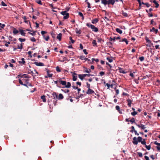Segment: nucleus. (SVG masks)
<instances>
[{
	"label": "nucleus",
	"instance_id": "nucleus-1",
	"mask_svg": "<svg viewBox=\"0 0 160 160\" xmlns=\"http://www.w3.org/2000/svg\"><path fill=\"white\" fill-rule=\"evenodd\" d=\"M86 25L88 27H90L93 31L97 32L98 31V28L95 27L94 25L91 24L90 23H87Z\"/></svg>",
	"mask_w": 160,
	"mask_h": 160
},
{
	"label": "nucleus",
	"instance_id": "nucleus-2",
	"mask_svg": "<svg viewBox=\"0 0 160 160\" xmlns=\"http://www.w3.org/2000/svg\"><path fill=\"white\" fill-rule=\"evenodd\" d=\"M60 13L62 15L64 16L63 18L64 19H68L69 17V13L67 12V11H64L61 12Z\"/></svg>",
	"mask_w": 160,
	"mask_h": 160
},
{
	"label": "nucleus",
	"instance_id": "nucleus-3",
	"mask_svg": "<svg viewBox=\"0 0 160 160\" xmlns=\"http://www.w3.org/2000/svg\"><path fill=\"white\" fill-rule=\"evenodd\" d=\"M86 93L88 95L92 94H94L95 95H96V94L95 93L94 91L90 88L88 89V90L86 92Z\"/></svg>",
	"mask_w": 160,
	"mask_h": 160
},
{
	"label": "nucleus",
	"instance_id": "nucleus-4",
	"mask_svg": "<svg viewBox=\"0 0 160 160\" xmlns=\"http://www.w3.org/2000/svg\"><path fill=\"white\" fill-rule=\"evenodd\" d=\"M130 132L132 133H133V132H134L135 134L137 136H138L139 135V133L137 132V131L135 130L134 127L133 126L131 127V130L130 131Z\"/></svg>",
	"mask_w": 160,
	"mask_h": 160
},
{
	"label": "nucleus",
	"instance_id": "nucleus-5",
	"mask_svg": "<svg viewBox=\"0 0 160 160\" xmlns=\"http://www.w3.org/2000/svg\"><path fill=\"white\" fill-rule=\"evenodd\" d=\"M136 125L139 128H141L142 129H144L145 128H146V127H145V125H144L143 124H136Z\"/></svg>",
	"mask_w": 160,
	"mask_h": 160
},
{
	"label": "nucleus",
	"instance_id": "nucleus-6",
	"mask_svg": "<svg viewBox=\"0 0 160 160\" xmlns=\"http://www.w3.org/2000/svg\"><path fill=\"white\" fill-rule=\"evenodd\" d=\"M132 143L134 145H136L138 144V142L137 138L136 137H134L133 138Z\"/></svg>",
	"mask_w": 160,
	"mask_h": 160
},
{
	"label": "nucleus",
	"instance_id": "nucleus-7",
	"mask_svg": "<svg viewBox=\"0 0 160 160\" xmlns=\"http://www.w3.org/2000/svg\"><path fill=\"white\" fill-rule=\"evenodd\" d=\"M62 78H59V83L63 86L66 85V84L67 83L66 82L62 80Z\"/></svg>",
	"mask_w": 160,
	"mask_h": 160
},
{
	"label": "nucleus",
	"instance_id": "nucleus-8",
	"mask_svg": "<svg viewBox=\"0 0 160 160\" xmlns=\"http://www.w3.org/2000/svg\"><path fill=\"white\" fill-rule=\"evenodd\" d=\"M118 70L120 73H121L125 74L126 73V72L122 68H119Z\"/></svg>",
	"mask_w": 160,
	"mask_h": 160
},
{
	"label": "nucleus",
	"instance_id": "nucleus-9",
	"mask_svg": "<svg viewBox=\"0 0 160 160\" xmlns=\"http://www.w3.org/2000/svg\"><path fill=\"white\" fill-rule=\"evenodd\" d=\"M108 5L111 4L112 5H114L115 2V0H108Z\"/></svg>",
	"mask_w": 160,
	"mask_h": 160
},
{
	"label": "nucleus",
	"instance_id": "nucleus-10",
	"mask_svg": "<svg viewBox=\"0 0 160 160\" xmlns=\"http://www.w3.org/2000/svg\"><path fill=\"white\" fill-rule=\"evenodd\" d=\"M158 30L154 28L153 27L150 30V31L151 32H153L155 34H157L158 32Z\"/></svg>",
	"mask_w": 160,
	"mask_h": 160
},
{
	"label": "nucleus",
	"instance_id": "nucleus-11",
	"mask_svg": "<svg viewBox=\"0 0 160 160\" xmlns=\"http://www.w3.org/2000/svg\"><path fill=\"white\" fill-rule=\"evenodd\" d=\"M86 76V75H85V74H79L78 75L79 78L81 79V80H83L84 78Z\"/></svg>",
	"mask_w": 160,
	"mask_h": 160
},
{
	"label": "nucleus",
	"instance_id": "nucleus-12",
	"mask_svg": "<svg viewBox=\"0 0 160 160\" xmlns=\"http://www.w3.org/2000/svg\"><path fill=\"white\" fill-rule=\"evenodd\" d=\"M101 3L103 4L104 6L108 4V1L107 0H101Z\"/></svg>",
	"mask_w": 160,
	"mask_h": 160
},
{
	"label": "nucleus",
	"instance_id": "nucleus-13",
	"mask_svg": "<svg viewBox=\"0 0 160 160\" xmlns=\"http://www.w3.org/2000/svg\"><path fill=\"white\" fill-rule=\"evenodd\" d=\"M26 31L25 30H23L22 29L19 30V32L21 34L22 36H25V32Z\"/></svg>",
	"mask_w": 160,
	"mask_h": 160
},
{
	"label": "nucleus",
	"instance_id": "nucleus-14",
	"mask_svg": "<svg viewBox=\"0 0 160 160\" xmlns=\"http://www.w3.org/2000/svg\"><path fill=\"white\" fill-rule=\"evenodd\" d=\"M34 63L37 66H44L43 63L40 62H35Z\"/></svg>",
	"mask_w": 160,
	"mask_h": 160
},
{
	"label": "nucleus",
	"instance_id": "nucleus-15",
	"mask_svg": "<svg viewBox=\"0 0 160 160\" xmlns=\"http://www.w3.org/2000/svg\"><path fill=\"white\" fill-rule=\"evenodd\" d=\"M98 21V18H95L92 21V24H96Z\"/></svg>",
	"mask_w": 160,
	"mask_h": 160
},
{
	"label": "nucleus",
	"instance_id": "nucleus-16",
	"mask_svg": "<svg viewBox=\"0 0 160 160\" xmlns=\"http://www.w3.org/2000/svg\"><path fill=\"white\" fill-rule=\"evenodd\" d=\"M43 38L46 41H48L50 37L49 35H47L46 36L45 35L43 36Z\"/></svg>",
	"mask_w": 160,
	"mask_h": 160
},
{
	"label": "nucleus",
	"instance_id": "nucleus-17",
	"mask_svg": "<svg viewBox=\"0 0 160 160\" xmlns=\"http://www.w3.org/2000/svg\"><path fill=\"white\" fill-rule=\"evenodd\" d=\"M77 74L75 73H74L72 75V80L73 81H76L77 80V77L76 76Z\"/></svg>",
	"mask_w": 160,
	"mask_h": 160
},
{
	"label": "nucleus",
	"instance_id": "nucleus-18",
	"mask_svg": "<svg viewBox=\"0 0 160 160\" xmlns=\"http://www.w3.org/2000/svg\"><path fill=\"white\" fill-rule=\"evenodd\" d=\"M128 102V105L129 107H131V104L132 102V101L130 99H128L127 100Z\"/></svg>",
	"mask_w": 160,
	"mask_h": 160
},
{
	"label": "nucleus",
	"instance_id": "nucleus-19",
	"mask_svg": "<svg viewBox=\"0 0 160 160\" xmlns=\"http://www.w3.org/2000/svg\"><path fill=\"white\" fill-rule=\"evenodd\" d=\"M23 19L24 20V22L27 24L28 23H30L29 21L27 19L26 17L25 16H24L23 18Z\"/></svg>",
	"mask_w": 160,
	"mask_h": 160
},
{
	"label": "nucleus",
	"instance_id": "nucleus-20",
	"mask_svg": "<svg viewBox=\"0 0 160 160\" xmlns=\"http://www.w3.org/2000/svg\"><path fill=\"white\" fill-rule=\"evenodd\" d=\"M62 34L61 33H59L58 34V36H57V38L58 39L59 41H60L61 40Z\"/></svg>",
	"mask_w": 160,
	"mask_h": 160
},
{
	"label": "nucleus",
	"instance_id": "nucleus-21",
	"mask_svg": "<svg viewBox=\"0 0 160 160\" xmlns=\"http://www.w3.org/2000/svg\"><path fill=\"white\" fill-rule=\"evenodd\" d=\"M80 58L82 60H85V61H87L88 60V58H86L84 56L82 55L80 57Z\"/></svg>",
	"mask_w": 160,
	"mask_h": 160
},
{
	"label": "nucleus",
	"instance_id": "nucleus-22",
	"mask_svg": "<svg viewBox=\"0 0 160 160\" xmlns=\"http://www.w3.org/2000/svg\"><path fill=\"white\" fill-rule=\"evenodd\" d=\"M19 63L20 64H24L25 63L24 58H22L21 61H19Z\"/></svg>",
	"mask_w": 160,
	"mask_h": 160
},
{
	"label": "nucleus",
	"instance_id": "nucleus-23",
	"mask_svg": "<svg viewBox=\"0 0 160 160\" xmlns=\"http://www.w3.org/2000/svg\"><path fill=\"white\" fill-rule=\"evenodd\" d=\"M71 83L69 82H67V83L66 84V85H65V87L67 88H70L71 87Z\"/></svg>",
	"mask_w": 160,
	"mask_h": 160
},
{
	"label": "nucleus",
	"instance_id": "nucleus-24",
	"mask_svg": "<svg viewBox=\"0 0 160 160\" xmlns=\"http://www.w3.org/2000/svg\"><path fill=\"white\" fill-rule=\"evenodd\" d=\"M21 78H29V75L27 74H23L22 75Z\"/></svg>",
	"mask_w": 160,
	"mask_h": 160
},
{
	"label": "nucleus",
	"instance_id": "nucleus-25",
	"mask_svg": "<svg viewBox=\"0 0 160 160\" xmlns=\"http://www.w3.org/2000/svg\"><path fill=\"white\" fill-rule=\"evenodd\" d=\"M75 32L77 34H80L81 33V30L80 29H78L77 28L75 29Z\"/></svg>",
	"mask_w": 160,
	"mask_h": 160
},
{
	"label": "nucleus",
	"instance_id": "nucleus-26",
	"mask_svg": "<svg viewBox=\"0 0 160 160\" xmlns=\"http://www.w3.org/2000/svg\"><path fill=\"white\" fill-rule=\"evenodd\" d=\"M63 98V96L62 94L61 93H60L58 97V99H62Z\"/></svg>",
	"mask_w": 160,
	"mask_h": 160
},
{
	"label": "nucleus",
	"instance_id": "nucleus-27",
	"mask_svg": "<svg viewBox=\"0 0 160 160\" xmlns=\"http://www.w3.org/2000/svg\"><path fill=\"white\" fill-rule=\"evenodd\" d=\"M116 31L117 32L121 34L122 32V31L118 28H116Z\"/></svg>",
	"mask_w": 160,
	"mask_h": 160
},
{
	"label": "nucleus",
	"instance_id": "nucleus-28",
	"mask_svg": "<svg viewBox=\"0 0 160 160\" xmlns=\"http://www.w3.org/2000/svg\"><path fill=\"white\" fill-rule=\"evenodd\" d=\"M19 32V31L18 30L16 29L15 28H14L13 31V33L14 34H16L18 33Z\"/></svg>",
	"mask_w": 160,
	"mask_h": 160
},
{
	"label": "nucleus",
	"instance_id": "nucleus-29",
	"mask_svg": "<svg viewBox=\"0 0 160 160\" xmlns=\"http://www.w3.org/2000/svg\"><path fill=\"white\" fill-rule=\"evenodd\" d=\"M53 98L55 99L58 98V95L56 93H53L52 94Z\"/></svg>",
	"mask_w": 160,
	"mask_h": 160
},
{
	"label": "nucleus",
	"instance_id": "nucleus-30",
	"mask_svg": "<svg viewBox=\"0 0 160 160\" xmlns=\"http://www.w3.org/2000/svg\"><path fill=\"white\" fill-rule=\"evenodd\" d=\"M41 98L42 99L43 102H46L45 97L44 95L42 96L41 97Z\"/></svg>",
	"mask_w": 160,
	"mask_h": 160
},
{
	"label": "nucleus",
	"instance_id": "nucleus-31",
	"mask_svg": "<svg viewBox=\"0 0 160 160\" xmlns=\"http://www.w3.org/2000/svg\"><path fill=\"white\" fill-rule=\"evenodd\" d=\"M92 44L94 47L97 46V43L95 40H93L92 41Z\"/></svg>",
	"mask_w": 160,
	"mask_h": 160
},
{
	"label": "nucleus",
	"instance_id": "nucleus-32",
	"mask_svg": "<svg viewBox=\"0 0 160 160\" xmlns=\"http://www.w3.org/2000/svg\"><path fill=\"white\" fill-rule=\"evenodd\" d=\"M107 59L108 61L109 62H112L113 61L112 59L111 58L107 57Z\"/></svg>",
	"mask_w": 160,
	"mask_h": 160
},
{
	"label": "nucleus",
	"instance_id": "nucleus-33",
	"mask_svg": "<svg viewBox=\"0 0 160 160\" xmlns=\"http://www.w3.org/2000/svg\"><path fill=\"white\" fill-rule=\"evenodd\" d=\"M121 41L125 42H126V44H128V40H127V39H126L125 38H123V39H122V40H121Z\"/></svg>",
	"mask_w": 160,
	"mask_h": 160
},
{
	"label": "nucleus",
	"instance_id": "nucleus-34",
	"mask_svg": "<svg viewBox=\"0 0 160 160\" xmlns=\"http://www.w3.org/2000/svg\"><path fill=\"white\" fill-rule=\"evenodd\" d=\"M36 2L38 4L42 5V3L41 2V0H35Z\"/></svg>",
	"mask_w": 160,
	"mask_h": 160
},
{
	"label": "nucleus",
	"instance_id": "nucleus-35",
	"mask_svg": "<svg viewBox=\"0 0 160 160\" xmlns=\"http://www.w3.org/2000/svg\"><path fill=\"white\" fill-rule=\"evenodd\" d=\"M137 138L138 142H141L142 140V138L141 137H138Z\"/></svg>",
	"mask_w": 160,
	"mask_h": 160
},
{
	"label": "nucleus",
	"instance_id": "nucleus-36",
	"mask_svg": "<svg viewBox=\"0 0 160 160\" xmlns=\"http://www.w3.org/2000/svg\"><path fill=\"white\" fill-rule=\"evenodd\" d=\"M61 90L65 93H68L69 92V90L68 89H62Z\"/></svg>",
	"mask_w": 160,
	"mask_h": 160
},
{
	"label": "nucleus",
	"instance_id": "nucleus-37",
	"mask_svg": "<svg viewBox=\"0 0 160 160\" xmlns=\"http://www.w3.org/2000/svg\"><path fill=\"white\" fill-rule=\"evenodd\" d=\"M22 43H21L20 44V45H18V49H22Z\"/></svg>",
	"mask_w": 160,
	"mask_h": 160
},
{
	"label": "nucleus",
	"instance_id": "nucleus-38",
	"mask_svg": "<svg viewBox=\"0 0 160 160\" xmlns=\"http://www.w3.org/2000/svg\"><path fill=\"white\" fill-rule=\"evenodd\" d=\"M141 142L142 145H145V146L146 145V142L145 139H144L142 141V140Z\"/></svg>",
	"mask_w": 160,
	"mask_h": 160
},
{
	"label": "nucleus",
	"instance_id": "nucleus-39",
	"mask_svg": "<svg viewBox=\"0 0 160 160\" xmlns=\"http://www.w3.org/2000/svg\"><path fill=\"white\" fill-rule=\"evenodd\" d=\"M145 148L148 150H150L151 149V146L150 145L147 146V145H145Z\"/></svg>",
	"mask_w": 160,
	"mask_h": 160
},
{
	"label": "nucleus",
	"instance_id": "nucleus-40",
	"mask_svg": "<svg viewBox=\"0 0 160 160\" xmlns=\"http://www.w3.org/2000/svg\"><path fill=\"white\" fill-rule=\"evenodd\" d=\"M97 38L98 40V42H101L102 41L103 42L104 41L103 40L100 38L97 37Z\"/></svg>",
	"mask_w": 160,
	"mask_h": 160
},
{
	"label": "nucleus",
	"instance_id": "nucleus-41",
	"mask_svg": "<svg viewBox=\"0 0 160 160\" xmlns=\"http://www.w3.org/2000/svg\"><path fill=\"white\" fill-rule=\"evenodd\" d=\"M47 72V74H48V77H49V78H51L52 77V75H53L52 74L49 73V72L48 71Z\"/></svg>",
	"mask_w": 160,
	"mask_h": 160
},
{
	"label": "nucleus",
	"instance_id": "nucleus-42",
	"mask_svg": "<svg viewBox=\"0 0 160 160\" xmlns=\"http://www.w3.org/2000/svg\"><path fill=\"white\" fill-rule=\"evenodd\" d=\"M130 122L131 123H133L135 122V119L134 118H132L131 120H130Z\"/></svg>",
	"mask_w": 160,
	"mask_h": 160
},
{
	"label": "nucleus",
	"instance_id": "nucleus-43",
	"mask_svg": "<svg viewBox=\"0 0 160 160\" xmlns=\"http://www.w3.org/2000/svg\"><path fill=\"white\" fill-rule=\"evenodd\" d=\"M18 39L21 42H24L26 40L25 38H19Z\"/></svg>",
	"mask_w": 160,
	"mask_h": 160
},
{
	"label": "nucleus",
	"instance_id": "nucleus-44",
	"mask_svg": "<svg viewBox=\"0 0 160 160\" xmlns=\"http://www.w3.org/2000/svg\"><path fill=\"white\" fill-rule=\"evenodd\" d=\"M56 70L58 72H61V70L58 66H57L56 67Z\"/></svg>",
	"mask_w": 160,
	"mask_h": 160
},
{
	"label": "nucleus",
	"instance_id": "nucleus-45",
	"mask_svg": "<svg viewBox=\"0 0 160 160\" xmlns=\"http://www.w3.org/2000/svg\"><path fill=\"white\" fill-rule=\"evenodd\" d=\"M5 27V25L4 24H2L1 23H0V28L3 29Z\"/></svg>",
	"mask_w": 160,
	"mask_h": 160
},
{
	"label": "nucleus",
	"instance_id": "nucleus-46",
	"mask_svg": "<svg viewBox=\"0 0 160 160\" xmlns=\"http://www.w3.org/2000/svg\"><path fill=\"white\" fill-rule=\"evenodd\" d=\"M122 15L125 17H127L128 16V15L126 12H122Z\"/></svg>",
	"mask_w": 160,
	"mask_h": 160
},
{
	"label": "nucleus",
	"instance_id": "nucleus-47",
	"mask_svg": "<svg viewBox=\"0 0 160 160\" xmlns=\"http://www.w3.org/2000/svg\"><path fill=\"white\" fill-rule=\"evenodd\" d=\"M47 33V32L46 31H42L41 32V34L42 35V36L45 35V34L46 33Z\"/></svg>",
	"mask_w": 160,
	"mask_h": 160
},
{
	"label": "nucleus",
	"instance_id": "nucleus-48",
	"mask_svg": "<svg viewBox=\"0 0 160 160\" xmlns=\"http://www.w3.org/2000/svg\"><path fill=\"white\" fill-rule=\"evenodd\" d=\"M156 5L155 7L156 8H158V7L159 6V4L158 3V2L156 1L154 3Z\"/></svg>",
	"mask_w": 160,
	"mask_h": 160
},
{
	"label": "nucleus",
	"instance_id": "nucleus-49",
	"mask_svg": "<svg viewBox=\"0 0 160 160\" xmlns=\"http://www.w3.org/2000/svg\"><path fill=\"white\" fill-rule=\"evenodd\" d=\"M137 114V112L136 111H134V112H131L132 115L133 116H134Z\"/></svg>",
	"mask_w": 160,
	"mask_h": 160
},
{
	"label": "nucleus",
	"instance_id": "nucleus-50",
	"mask_svg": "<svg viewBox=\"0 0 160 160\" xmlns=\"http://www.w3.org/2000/svg\"><path fill=\"white\" fill-rule=\"evenodd\" d=\"M154 144L156 145H157V146L160 147V143L158 142L157 141L154 142Z\"/></svg>",
	"mask_w": 160,
	"mask_h": 160
},
{
	"label": "nucleus",
	"instance_id": "nucleus-51",
	"mask_svg": "<svg viewBox=\"0 0 160 160\" xmlns=\"http://www.w3.org/2000/svg\"><path fill=\"white\" fill-rule=\"evenodd\" d=\"M110 40L111 41H115V40L116 39V38L115 37H113V38H112L111 37H110Z\"/></svg>",
	"mask_w": 160,
	"mask_h": 160
},
{
	"label": "nucleus",
	"instance_id": "nucleus-52",
	"mask_svg": "<svg viewBox=\"0 0 160 160\" xmlns=\"http://www.w3.org/2000/svg\"><path fill=\"white\" fill-rule=\"evenodd\" d=\"M115 86V84H112L110 85V87L112 88H115L116 87L114 86Z\"/></svg>",
	"mask_w": 160,
	"mask_h": 160
},
{
	"label": "nucleus",
	"instance_id": "nucleus-53",
	"mask_svg": "<svg viewBox=\"0 0 160 160\" xmlns=\"http://www.w3.org/2000/svg\"><path fill=\"white\" fill-rule=\"evenodd\" d=\"M145 40L148 43H150L151 42V41L148 38H145Z\"/></svg>",
	"mask_w": 160,
	"mask_h": 160
},
{
	"label": "nucleus",
	"instance_id": "nucleus-54",
	"mask_svg": "<svg viewBox=\"0 0 160 160\" xmlns=\"http://www.w3.org/2000/svg\"><path fill=\"white\" fill-rule=\"evenodd\" d=\"M144 57L143 56L141 57H139V59L141 61H142L144 60Z\"/></svg>",
	"mask_w": 160,
	"mask_h": 160
},
{
	"label": "nucleus",
	"instance_id": "nucleus-55",
	"mask_svg": "<svg viewBox=\"0 0 160 160\" xmlns=\"http://www.w3.org/2000/svg\"><path fill=\"white\" fill-rule=\"evenodd\" d=\"M79 16H80L82 17V19H84V17L83 16V15L82 13V12H79Z\"/></svg>",
	"mask_w": 160,
	"mask_h": 160
},
{
	"label": "nucleus",
	"instance_id": "nucleus-56",
	"mask_svg": "<svg viewBox=\"0 0 160 160\" xmlns=\"http://www.w3.org/2000/svg\"><path fill=\"white\" fill-rule=\"evenodd\" d=\"M137 1L139 3V7H140V8L141 7L142 5V2L140 0H137Z\"/></svg>",
	"mask_w": 160,
	"mask_h": 160
},
{
	"label": "nucleus",
	"instance_id": "nucleus-57",
	"mask_svg": "<svg viewBox=\"0 0 160 160\" xmlns=\"http://www.w3.org/2000/svg\"><path fill=\"white\" fill-rule=\"evenodd\" d=\"M104 74H105V72H103V71L99 73L100 75L101 76H103L104 75Z\"/></svg>",
	"mask_w": 160,
	"mask_h": 160
},
{
	"label": "nucleus",
	"instance_id": "nucleus-58",
	"mask_svg": "<svg viewBox=\"0 0 160 160\" xmlns=\"http://www.w3.org/2000/svg\"><path fill=\"white\" fill-rule=\"evenodd\" d=\"M1 5L3 6H7V5L6 3H5L3 1L2 2Z\"/></svg>",
	"mask_w": 160,
	"mask_h": 160
},
{
	"label": "nucleus",
	"instance_id": "nucleus-59",
	"mask_svg": "<svg viewBox=\"0 0 160 160\" xmlns=\"http://www.w3.org/2000/svg\"><path fill=\"white\" fill-rule=\"evenodd\" d=\"M30 40L31 41L33 42H35L36 41V39L32 37L31 38Z\"/></svg>",
	"mask_w": 160,
	"mask_h": 160
},
{
	"label": "nucleus",
	"instance_id": "nucleus-60",
	"mask_svg": "<svg viewBox=\"0 0 160 160\" xmlns=\"http://www.w3.org/2000/svg\"><path fill=\"white\" fill-rule=\"evenodd\" d=\"M115 108L118 111L120 109V108L119 106H116Z\"/></svg>",
	"mask_w": 160,
	"mask_h": 160
},
{
	"label": "nucleus",
	"instance_id": "nucleus-61",
	"mask_svg": "<svg viewBox=\"0 0 160 160\" xmlns=\"http://www.w3.org/2000/svg\"><path fill=\"white\" fill-rule=\"evenodd\" d=\"M138 156L140 157H142V153L141 152H139L138 153Z\"/></svg>",
	"mask_w": 160,
	"mask_h": 160
},
{
	"label": "nucleus",
	"instance_id": "nucleus-62",
	"mask_svg": "<svg viewBox=\"0 0 160 160\" xmlns=\"http://www.w3.org/2000/svg\"><path fill=\"white\" fill-rule=\"evenodd\" d=\"M87 87L88 89L90 88V84L88 82L86 83Z\"/></svg>",
	"mask_w": 160,
	"mask_h": 160
},
{
	"label": "nucleus",
	"instance_id": "nucleus-63",
	"mask_svg": "<svg viewBox=\"0 0 160 160\" xmlns=\"http://www.w3.org/2000/svg\"><path fill=\"white\" fill-rule=\"evenodd\" d=\"M70 40L71 41L72 43H73L74 42V41L72 39V38L71 37H69Z\"/></svg>",
	"mask_w": 160,
	"mask_h": 160
},
{
	"label": "nucleus",
	"instance_id": "nucleus-64",
	"mask_svg": "<svg viewBox=\"0 0 160 160\" xmlns=\"http://www.w3.org/2000/svg\"><path fill=\"white\" fill-rule=\"evenodd\" d=\"M54 82L56 84H58V83H59V79L58 80L54 81Z\"/></svg>",
	"mask_w": 160,
	"mask_h": 160
}]
</instances>
